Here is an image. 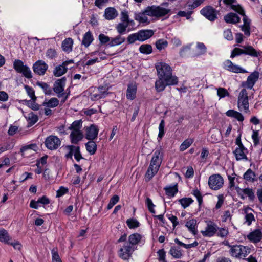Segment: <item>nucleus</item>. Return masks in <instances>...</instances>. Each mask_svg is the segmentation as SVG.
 <instances>
[{
	"label": "nucleus",
	"instance_id": "2",
	"mask_svg": "<svg viewBox=\"0 0 262 262\" xmlns=\"http://www.w3.org/2000/svg\"><path fill=\"white\" fill-rule=\"evenodd\" d=\"M163 153L161 147L156 149L149 167L146 172V181H150L158 172L163 160Z\"/></svg>",
	"mask_w": 262,
	"mask_h": 262
},
{
	"label": "nucleus",
	"instance_id": "37",
	"mask_svg": "<svg viewBox=\"0 0 262 262\" xmlns=\"http://www.w3.org/2000/svg\"><path fill=\"white\" fill-rule=\"evenodd\" d=\"M70 137L72 143L77 144L79 141L82 140L83 135L81 132H71Z\"/></svg>",
	"mask_w": 262,
	"mask_h": 262
},
{
	"label": "nucleus",
	"instance_id": "49",
	"mask_svg": "<svg viewBox=\"0 0 262 262\" xmlns=\"http://www.w3.org/2000/svg\"><path fill=\"white\" fill-rule=\"evenodd\" d=\"M24 88L26 91L28 95L31 98L33 101H36L37 97L35 95V91L32 87L27 85H25Z\"/></svg>",
	"mask_w": 262,
	"mask_h": 262
},
{
	"label": "nucleus",
	"instance_id": "42",
	"mask_svg": "<svg viewBox=\"0 0 262 262\" xmlns=\"http://www.w3.org/2000/svg\"><path fill=\"white\" fill-rule=\"evenodd\" d=\"M146 15L147 14L144 10L142 13H135L134 18L135 20L138 21L140 23H149L148 17L146 16Z\"/></svg>",
	"mask_w": 262,
	"mask_h": 262
},
{
	"label": "nucleus",
	"instance_id": "12",
	"mask_svg": "<svg viewBox=\"0 0 262 262\" xmlns=\"http://www.w3.org/2000/svg\"><path fill=\"white\" fill-rule=\"evenodd\" d=\"M66 81V77H63L57 79L54 83L53 90L58 98L63 97L66 94L64 91Z\"/></svg>",
	"mask_w": 262,
	"mask_h": 262
},
{
	"label": "nucleus",
	"instance_id": "25",
	"mask_svg": "<svg viewBox=\"0 0 262 262\" xmlns=\"http://www.w3.org/2000/svg\"><path fill=\"white\" fill-rule=\"evenodd\" d=\"M224 19L227 23L236 24L240 22V17L235 13L230 12L224 16Z\"/></svg>",
	"mask_w": 262,
	"mask_h": 262
},
{
	"label": "nucleus",
	"instance_id": "18",
	"mask_svg": "<svg viewBox=\"0 0 262 262\" xmlns=\"http://www.w3.org/2000/svg\"><path fill=\"white\" fill-rule=\"evenodd\" d=\"M11 237H10L8 231L2 228H0V241L5 244L12 245L14 248H17L18 246H20V244L18 242L12 243L11 242ZM19 248V247H18Z\"/></svg>",
	"mask_w": 262,
	"mask_h": 262
},
{
	"label": "nucleus",
	"instance_id": "43",
	"mask_svg": "<svg viewBox=\"0 0 262 262\" xmlns=\"http://www.w3.org/2000/svg\"><path fill=\"white\" fill-rule=\"evenodd\" d=\"M164 190H165V193L167 195L173 197L178 191L177 184L173 186L166 187L164 188Z\"/></svg>",
	"mask_w": 262,
	"mask_h": 262
},
{
	"label": "nucleus",
	"instance_id": "11",
	"mask_svg": "<svg viewBox=\"0 0 262 262\" xmlns=\"http://www.w3.org/2000/svg\"><path fill=\"white\" fill-rule=\"evenodd\" d=\"M200 13L210 21H214L217 18V10L211 6H207L202 8Z\"/></svg>",
	"mask_w": 262,
	"mask_h": 262
},
{
	"label": "nucleus",
	"instance_id": "58",
	"mask_svg": "<svg viewBox=\"0 0 262 262\" xmlns=\"http://www.w3.org/2000/svg\"><path fill=\"white\" fill-rule=\"evenodd\" d=\"M217 96L220 98H224L226 96H229V93L227 91V90L223 88H219L217 89Z\"/></svg>",
	"mask_w": 262,
	"mask_h": 262
},
{
	"label": "nucleus",
	"instance_id": "21",
	"mask_svg": "<svg viewBox=\"0 0 262 262\" xmlns=\"http://www.w3.org/2000/svg\"><path fill=\"white\" fill-rule=\"evenodd\" d=\"M259 77V72L255 71L251 73L247 77L245 82L246 85L248 89H251L258 80Z\"/></svg>",
	"mask_w": 262,
	"mask_h": 262
},
{
	"label": "nucleus",
	"instance_id": "45",
	"mask_svg": "<svg viewBox=\"0 0 262 262\" xmlns=\"http://www.w3.org/2000/svg\"><path fill=\"white\" fill-rule=\"evenodd\" d=\"M126 223L129 229H135L140 226V223L135 218H129L126 221Z\"/></svg>",
	"mask_w": 262,
	"mask_h": 262
},
{
	"label": "nucleus",
	"instance_id": "62",
	"mask_svg": "<svg viewBox=\"0 0 262 262\" xmlns=\"http://www.w3.org/2000/svg\"><path fill=\"white\" fill-rule=\"evenodd\" d=\"M252 138L254 146H257L259 143V133L258 130H253Z\"/></svg>",
	"mask_w": 262,
	"mask_h": 262
},
{
	"label": "nucleus",
	"instance_id": "56",
	"mask_svg": "<svg viewBox=\"0 0 262 262\" xmlns=\"http://www.w3.org/2000/svg\"><path fill=\"white\" fill-rule=\"evenodd\" d=\"M145 204L147 206L148 210L151 213H155L154 207L155 205L153 204L152 200L149 198H147L145 200Z\"/></svg>",
	"mask_w": 262,
	"mask_h": 262
},
{
	"label": "nucleus",
	"instance_id": "53",
	"mask_svg": "<svg viewBox=\"0 0 262 262\" xmlns=\"http://www.w3.org/2000/svg\"><path fill=\"white\" fill-rule=\"evenodd\" d=\"M193 139H186L180 145V150L184 151L188 148L193 143Z\"/></svg>",
	"mask_w": 262,
	"mask_h": 262
},
{
	"label": "nucleus",
	"instance_id": "29",
	"mask_svg": "<svg viewBox=\"0 0 262 262\" xmlns=\"http://www.w3.org/2000/svg\"><path fill=\"white\" fill-rule=\"evenodd\" d=\"M243 178L249 182H254L257 180L256 174L251 169H248L244 174Z\"/></svg>",
	"mask_w": 262,
	"mask_h": 262
},
{
	"label": "nucleus",
	"instance_id": "51",
	"mask_svg": "<svg viewBox=\"0 0 262 262\" xmlns=\"http://www.w3.org/2000/svg\"><path fill=\"white\" fill-rule=\"evenodd\" d=\"M192 194L195 196L198 200L199 205L200 207L202 204L203 203V196L200 192V191L198 189H193L192 191Z\"/></svg>",
	"mask_w": 262,
	"mask_h": 262
},
{
	"label": "nucleus",
	"instance_id": "7",
	"mask_svg": "<svg viewBox=\"0 0 262 262\" xmlns=\"http://www.w3.org/2000/svg\"><path fill=\"white\" fill-rule=\"evenodd\" d=\"M13 68L17 73L21 74L25 78L27 79L32 78L30 69L27 65H25L21 60L15 59L14 60Z\"/></svg>",
	"mask_w": 262,
	"mask_h": 262
},
{
	"label": "nucleus",
	"instance_id": "35",
	"mask_svg": "<svg viewBox=\"0 0 262 262\" xmlns=\"http://www.w3.org/2000/svg\"><path fill=\"white\" fill-rule=\"evenodd\" d=\"M85 147L86 150L91 155H94L97 149V146L95 141L93 140H90L85 144Z\"/></svg>",
	"mask_w": 262,
	"mask_h": 262
},
{
	"label": "nucleus",
	"instance_id": "4",
	"mask_svg": "<svg viewBox=\"0 0 262 262\" xmlns=\"http://www.w3.org/2000/svg\"><path fill=\"white\" fill-rule=\"evenodd\" d=\"M242 48H235L231 51L230 58H233L236 56L241 55H247L250 56L252 57H258L260 55L261 52L260 51L256 50L251 46H243Z\"/></svg>",
	"mask_w": 262,
	"mask_h": 262
},
{
	"label": "nucleus",
	"instance_id": "47",
	"mask_svg": "<svg viewBox=\"0 0 262 262\" xmlns=\"http://www.w3.org/2000/svg\"><path fill=\"white\" fill-rule=\"evenodd\" d=\"M155 46L158 50L161 51L167 47L168 42L164 39H160L156 41Z\"/></svg>",
	"mask_w": 262,
	"mask_h": 262
},
{
	"label": "nucleus",
	"instance_id": "46",
	"mask_svg": "<svg viewBox=\"0 0 262 262\" xmlns=\"http://www.w3.org/2000/svg\"><path fill=\"white\" fill-rule=\"evenodd\" d=\"M178 202L182 205L183 208L185 209L193 202V200L191 198L185 197L178 200Z\"/></svg>",
	"mask_w": 262,
	"mask_h": 262
},
{
	"label": "nucleus",
	"instance_id": "20",
	"mask_svg": "<svg viewBox=\"0 0 262 262\" xmlns=\"http://www.w3.org/2000/svg\"><path fill=\"white\" fill-rule=\"evenodd\" d=\"M235 189L237 191L238 195L242 200H244L245 198L244 194L247 196L250 201H253L254 200L255 195L252 189L249 188L241 189L239 187H236L235 188Z\"/></svg>",
	"mask_w": 262,
	"mask_h": 262
},
{
	"label": "nucleus",
	"instance_id": "17",
	"mask_svg": "<svg viewBox=\"0 0 262 262\" xmlns=\"http://www.w3.org/2000/svg\"><path fill=\"white\" fill-rule=\"evenodd\" d=\"M224 68L231 72L235 73H246L247 71L236 64H234L230 60H226L224 63Z\"/></svg>",
	"mask_w": 262,
	"mask_h": 262
},
{
	"label": "nucleus",
	"instance_id": "16",
	"mask_svg": "<svg viewBox=\"0 0 262 262\" xmlns=\"http://www.w3.org/2000/svg\"><path fill=\"white\" fill-rule=\"evenodd\" d=\"M207 223L205 230L201 231V233L203 236L212 237L217 232L218 227L215 223L211 221H208Z\"/></svg>",
	"mask_w": 262,
	"mask_h": 262
},
{
	"label": "nucleus",
	"instance_id": "19",
	"mask_svg": "<svg viewBox=\"0 0 262 262\" xmlns=\"http://www.w3.org/2000/svg\"><path fill=\"white\" fill-rule=\"evenodd\" d=\"M99 129L98 127L93 124L85 129V137L89 140H94L98 137Z\"/></svg>",
	"mask_w": 262,
	"mask_h": 262
},
{
	"label": "nucleus",
	"instance_id": "30",
	"mask_svg": "<svg viewBox=\"0 0 262 262\" xmlns=\"http://www.w3.org/2000/svg\"><path fill=\"white\" fill-rule=\"evenodd\" d=\"M122 35H118L116 37L114 38H111V41L108 43V45L110 47H114L118 45H120L123 43L125 40V38L124 37L121 36Z\"/></svg>",
	"mask_w": 262,
	"mask_h": 262
},
{
	"label": "nucleus",
	"instance_id": "8",
	"mask_svg": "<svg viewBox=\"0 0 262 262\" xmlns=\"http://www.w3.org/2000/svg\"><path fill=\"white\" fill-rule=\"evenodd\" d=\"M224 184V179L220 174H214L210 176L208 179L209 188L214 190L221 188Z\"/></svg>",
	"mask_w": 262,
	"mask_h": 262
},
{
	"label": "nucleus",
	"instance_id": "28",
	"mask_svg": "<svg viewBox=\"0 0 262 262\" xmlns=\"http://www.w3.org/2000/svg\"><path fill=\"white\" fill-rule=\"evenodd\" d=\"M73 45V39L71 38H67L62 41L61 47L63 51L70 53L72 50Z\"/></svg>",
	"mask_w": 262,
	"mask_h": 262
},
{
	"label": "nucleus",
	"instance_id": "54",
	"mask_svg": "<svg viewBox=\"0 0 262 262\" xmlns=\"http://www.w3.org/2000/svg\"><path fill=\"white\" fill-rule=\"evenodd\" d=\"M157 255L158 256V260L160 262H167L166 260V252L164 249L159 250L157 252Z\"/></svg>",
	"mask_w": 262,
	"mask_h": 262
},
{
	"label": "nucleus",
	"instance_id": "40",
	"mask_svg": "<svg viewBox=\"0 0 262 262\" xmlns=\"http://www.w3.org/2000/svg\"><path fill=\"white\" fill-rule=\"evenodd\" d=\"M28 121V127H31L36 123L38 120V116L34 114L32 112L28 114V116L26 117Z\"/></svg>",
	"mask_w": 262,
	"mask_h": 262
},
{
	"label": "nucleus",
	"instance_id": "38",
	"mask_svg": "<svg viewBox=\"0 0 262 262\" xmlns=\"http://www.w3.org/2000/svg\"><path fill=\"white\" fill-rule=\"evenodd\" d=\"M36 85L43 90L45 95H50L52 94V89L48 83L44 82L37 81Z\"/></svg>",
	"mask_w": 262,
	"mask_h": 262
},
{
	"label": "nucleus",
	"instance_id": "44",
	"mask_svg": "<svg viewBox=\"0 0 262 262\" xmlns=\"http://www.w3.org/2000/svg\"><path fill=\"white\" fill-rule=\"evenodd\" d=\"M82 126V121L81 120L74 121L69 127V129L72 130V132H81L80 129Z\"/></svg>",
	"mask_w": 262,
	"mask_h": 262
},
{
	"label": "nucleus",
	"instance_id": "63",
	"mask_svg": "<svg viewBox=\"0 0 262 262\" xmlns=\"http://www.w3.org/2000/svg\"><path fill=\"white\" fill-rule=\"evenodd\" d=\"M229 232L227 229L224 228H219L217 229V236L225 237L227 236Z\"/></svg>",
	"mask_w": 262,
	"mask_h": 262
},
{
	"label": "nucleus",
	"instance_id": "23",
	"mask_svg": "<svg viewBox=\"0 0 262 262\" xmlns=\"http://www.w3.org/2000/svg\"><path fill=\"white\" fill-rule=\"evenodd\" d=\"M248 152V149L247 148H236L233 151L235 159L237 161L241 160H248L246 154Z\"/></svg>",
	"mask_w": 262,
	"mask_h": 262
},
{
	"label": "nucleus",
	"instance_id": "15",
	"mask_svg": "<svg viewBox=\"0 0 262 262\" xmlns=\"http://www.w3.org/2000/svg\"><path fill=\"white\" fill-rule=\"evenodd\" d=\"M32 69L35 74L42 76L45 74L48 66L44 61L38 60L33 64Z\"/></svg>",
	"mask_w": 262,
	"mask_h": 262
},
{
	"label": "nucleus",
	"instance_id": "52",
	"mask_svg": "<svg viewBox=\"0 0 262 262\" xmlns=\"http://www.w3.org/2000/svg\"><path fill=\"white\" fill-rule=\"evenodd\" d=\"M46 56L50 59H54L57 56V53L55 49H48L46 53Z\"/></svg>",
	"mask_w": 262,
	"mask_h": 262
},
{
	"label": "nucleus",
	"instance_id": "34",
	"mask_svg": "<svg viewBox=\"0 0 262 262\" xmlns=\"http://www.w3.org/2000/svg\"><path fill=\"white\" fill-rule=\"evenodd\" d=\"M169 253L175 258H181L183 255L182 251L180 248L177 246H172L170 248Z\"/></svg>",
	"mask_w": 262,
	"mask_h": 262
},
{
	"label": "nucleus",
	"instance_id": "36",
	"mask_svg": "<svg viewBox=\"0 0 262 262\" xmlns=\"http://www.w3.org/2000/svg\"><path fill=\"white\" fill-rule=\"evenodd\" d=\"M94 40L92 33L89 31L86 32L84 35L82 41V44L85 47H89Z\"/></svg>",
	"mask_w": 262,
	"mask_h": 262
},
{
	"label": "nucleus",
	"instance_id": "33",
	"mask_svg": "<svg viewBox=\"0 0 262 262\" xmlns=\"http://www.w3.org/2000/svg\"><path fill=\"white\" fill-rule=\"evenodd\" d=\"M142 236L137 233H135L130 235L128 237V244L134 247L138 244L141 240Z\"/></svg>",
	"mask_w": 262,
	"mask_h": 262
},
{
	"label": "nucleus",
	"instance_id": "50",
	"mask_svg": "<svg viewBox=\"0 0 262 262\" xmlns=\"http://www.w3.org/2000/svg\"><path fill=\"white\" fill-rule=\"evenodd\" d=\"M120 19L121 21L119 23H123L125 25L129 19L128 11L125 10L122 11L121 12Z\"/></svg>",
	"mask_w": 262,
	"mask_h": 262
},
{
	"label": "nucleus",
	"instance_id": "13",
	"mask_svg": "<svg viewBox=\"0 0 262 262\" xmlns=\"http://www.w3.org/2000/svg\"><path fill=\"white\" fill-rule=\"evenodd\" d=\"M135 250L134 247L126 243L118 251L119 256L123 260H128Z\"/></svg>",
	"mask_w": 262,
	"mask_h": 262
},
{
	"label": "nucleus",
	"instance_id": "32",
	"mask_svg": "<svg viewBox=\"0 0 262 262\" xmlns=\"http://www.w3.org/2000/svg\"><path fill=\"white\" fill-rule=\"evenodd\" d=\"M226 114L228 117L235 118L238 121H243L244 119V116L241 113L234 110H229L226 112Z\"/></svg>",
	"mask_w": 262,
	"mask_h": 262
},
{
	"label": "nucleus",
	"instance_id": "10",
	"mask_svg": "<svg viewBox=\"0 0 262 262\" xmlns=\"http://www.w3.org/2000/svg\"><path fill=\"white\" fill-rule=\"evenodd\" d=\"M135 26V23L134 20L129 19L125 25H124L123 23H118L116 25L115 28L118 34L120 35H123L126 32H129L131 31L134 30L136 28Z\"/></svg>",
	"mask_w": 262,
	"mask_h": 262
},
{
	"label": "nucleus",
	"instance_id": "14",
	"mask_svg": "<svg viewBox=\"0 0 262 262\" xmlns=\"http://www.w3.org/2000/svg\"><path fill=\"white\" fill-rule=\"evenodd\" d=\"M61 141L57 136L51 135L48 137L45 142L46 147L50 150H55L60 145Z\"/></svg>",
	"mask_w": 262,
	"mask_h": 262
},
{
	"label": "nucleus",
	"instance_id": "59",
	"mask_svg": "<svg viewBox=\"0 0 262 262\" xmlns=\"http://www.w3.org/2000/svg\"><path fill=\"white\" fill-rule=\"evenodd\" d=\"M74 156L75 159L77 161H79L81 159H83V157L82 156L80 151V147L79 146H75V147L74 148Z\"/></svg>",
	"mask_w": 262,
	"mask_h": 262
},
{
	"label": "nucleus",
	"instance_id": "27",
	"mask_svg": "<svg viewBox=\"0 0 262 262\" xmlns=\"http://www.w3.org/2000/svg\"><path fill=\"white\" fill-rule=\"evenodd\" d=\"M117 11L114 8L108 7L105 9L104 16L106 19H114L117 16Z\"/></svg>",
	"mask_w": 262,
	"mask_h": 262
},
{
	"label": "nucleus",
	"instance_id": "41",
	"mask_svg": "<svg viewBox=\"0 0 262 262\" xmlns=\"http://www.w3.org/2000/svg\"><path fill=\"white\" fill-rule=\"evenodd\" d=\"M139 52L143 54L148 55L152 52V47L149 44H143L139 48Z\"/></svg>",
	"mask_w": 262,
	"mask_h": 262
},
{
	"label": "nucleus",
	"instance_id": "22",
	"mask_svg": "<svg viewBox=\"0 0 262 262\" xmlns=\"http://www.w3.org/2000/svg\"><path fill=\"white\" fill-rule=\"evenodd\" d=\"M247 237L251 242L257 243L262 239V232L259 229H256L251 232Z\"/></svg>",
	"mask_w": 262,
	"mask_h": 262
},
{
	"label": "nucleus",
	"instance_id": "55",
	"mask_svg": "<svg viewBox=\"0 0 262 262\" xmlns=\"http://www.w3.org/2000/svg\"><path fill=\"white\" fill-rule=\"evenodd\" d=\"M98 38L101 45H105L107 42L109 43L111 41V39L108 36L102 33L99 34Z\"/></svg>",
	"mask_w": 262,
	"mask_h": 262
},
{
	"label": "nucleus",
	"instance_id": "64",
	"mask_svg": "<svg viewBox=\"0 0 262 262\" xmlns=\"http://www.w3.org/2000/svg\"><path fill=\"white\" fill-rule=\"evenodd\" d=\"M52 262H62L58 253L54 250H52Z\"/></svg>",
	"mask_w": 262,
	"mask_h": 262
},
{
	"label": "nucleus",
	"instance_id": "39",
	"mask_svg": "<svg viewBox=\"0 0 262 262\" xmlns=\"http://www.w3.org/2000/svg\"><path fill=\"white\" fill-rule=\"evenodd\" d=\"M196 224V220L192 219L186 223L185 226L188 228L190 232L192 233L194 235H196L198 233V231L195 229Z\"/></svg>",
	"mask_w": 262,
	"mask_h": 262
},
{
	"label": "nucleus",
	"instance_id": "1",
	"mask_svg": "<svg viewBox=\"0 0 262 262\" xmlns=\"http://www.w3.org/2000/svg\"><path fill=\"white\" fill-rule=\"evenodd\" d=\"M155 68L158 79L155 82V87L157 92L163 91L166 86L176 85L178 83V78L172 75L170 66L164 62H158Z\"/></svg>",
	"mask_w": 262,
	"mask_h": 262
},
{
	"label": "nucleus",
	"instance_id": "26",
	"mask_svg": "<svg viewBox=\"0 0 262 262\" xmlns=\"http://www.w3.org/2000/svg\"><path fill=\"white\" fill-rule=\"evenodd\" d=\"M137 86L133 83L129 84L126 90V98L133 100L136 98Z\"/></svg>",
	"mask_w": 262,
	"mask_h": 262
},
{
	"label": "nucleus",
	"instance_id": "57",
	"mask_svg": "<svg viewBox=\"0 0 262 262\" xmlns=\"http://www.w3.org/2000/svg\"><path fill=\"white\" fill-rule=\"evenodd\" d=\"M165 122L163 119L161 120L159 126V134L158 137L161 139L164 135Z\"/></svg>",
	"mask_w": 262,
	"mask_h": 262
},
{
	"label": "nucleus",
	"instance_id": "5",
	"mask_svg": "<svg viewBox=\"0 0 262 262\" xmlns=\"http://www.w3.org/2000/svg\"><path fill=\"white\" fill-rule=\"evenodd\" d=\"M170 11V9L156 5L148 6L145 9V12L147 15L156 17L157 18H161L168 15V16L166 17V18H167L169 17V14Z\"/></svg>",
	"mask_w": 262,
	"mask_h": 262
},
{
	"label": "nucleus",
	"instance_id": "61",
	"mask_svg": "<svg viewBox=\"0 0 262 262\" xmlns=\"http://www.w3.org/2000/svg\"><path fill=\"white\" fill-rule=\"evenodd\" d=\"M36 147H37V146L35 144H31L30 145H28L22 147L20 149V152L21 154V155L24 156H25V151H26L29 149H33L34 150H35V148Z\"/></svg>",
	"mask_w": 262,
	"mask_h": 262
},
{
	"label": "nucleus",
	"instance_id": "31",
	"mask_svg": "<svg viewBox=\"0 0 262 262\" xmlns=\"http://www.w3.org/2000/svg\"><path fill=\"white\" fill-rule=\"evenodd\" d=\"M59 101L57 98L53 97L50 100L46 99L42 103V105L49 108H54L59 105Z\"/></svg>",
	"mask_w": 262,
	"mask_h": 262
},
{
	"label": "nucleus",
	"instance_id": "60",
	"mask_svg": "<svg viewBox=\"0 0 262 262\" xmlns=\"http://www.w3.org/2000/svg\"><path fill=\"white\" fill-rule=\"evenodd\" d=\"M231 8L232 10L241 15H245V11L239 5H232Z\"/></svg>",
	"mask_w": 262,
	"mask_h": 262
},
{
	"label": "nucleus",
	"instance_id": "48",
	"mask_svg": "<svg viewBox=\"0 0 262 262\" xmlns=\"http://www.w3.org/2000/svg\"><path fill=\"white\" fill-rule=\"evenodd\" d=\"M21 101L34 111H37L39 109V105L36 103V101L23 100Z\"/></svg>",
	"mask_w": 262,
	"mask_h": 262
},
{
	"label": "nucleus",
	"instance_id": "6",
	"mask_svg": "<svg viewBox=\"0 0 262 262\" xmlns=\"http://www.w3.org/2000/svg\"><path fill=\"white\" fill-rule=\"evenodd\" d=\"M226 245L230 248L229 252L230 255L236 258L245 257L250 252L251 249L247 246L241 245H231L229 243Z\"/></svg>",
	"mask_w": 262,
	"mask_h": 262
},
{
	"label": "nucleus",
	"instance_id": "3",
	"mask_svg": "<svg viewBox=\"0 0 262 262\" xmlns=\"http://www.w3.org/2000/svg\"><path fill=\"white\" fill-rule=\"evenodd\" d=\"M154 34V32L150 29H142L136 33L129 34L127 38V41L128 44H133L136 41L143 42L150 37Z\"/></svg>",
	"mask_w": 262,
	"mask_h": 262
},
{
	"label": "nucleus",
	"instance_id": "9",
	"mask_svg": "<svg viewBox=\"0 0 262 262\" xmlns=\"http://www.w3.org/2000/svg\"><path fill=\"white\" fill-rule=\"evenodd\" d=\"M238 107L241 111H244L245 113L249 112V102L248 93L246 89H242L238 98Z\"/></svg>",
	"mask_w": 262,
	"mask_h": 262
},
{
	"label": "nucleus",
	"instance_id": "24",
	"mask_svg": "<svg viewBox=\"0 0 262 262\" xmlns=\"http://www.w3.org/2000/svg\"><path fill=\"white\" fill-rule=\"evenodd\" d=\"M68 65V61H64L61 64L55 67L53 74L56 77H59L65 74L68 70L66 66Z\"/></svg>",
	"mask_w": 262,
	"mask_h": 262
}]
</instances>
